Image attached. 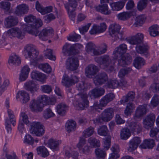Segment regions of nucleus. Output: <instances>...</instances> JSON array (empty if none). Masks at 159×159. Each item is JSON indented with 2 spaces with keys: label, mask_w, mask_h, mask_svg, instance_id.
<instances>
[{
  "label": "nucleus",
  "mask_w": 159,
  "mask_h": 159,
  "mask_svg": "<svg viewBox=\"0 0 159 159\" xmlns=\"http://www.w3.org/2000/svg\"><path fill=\"white\" fill-rule=\"evenodd\" d=\"M93 128L90 127L84 130L83 132V135L85 138L88 137L93 134Z\"/></svg>",
  "instance_id": "052dcab7"
},
{
  "label": "nucleus",
  "mask_w": 159,
  "mask_h": 159,
  "mask_svg": "<svg viewBox=\"0 0 159 159\" xmlns=\"http://www.w3.org/2000/svg\"><path fill=\"white\" fill-rule=\"evenodd\" d=\"M97 11L106 15H109L111 13V11L108 10L107 5L105 3H102L96 7Z\"/></svg>",
  "instance_id": "2f4dec72"
},
{
  "label": "nucleus",
  "mask_w": 159,
  "mask_h": 159,
  "mask_svg": "<svg viewBox=\"0 0 159 159\" xmlns=\"http://www.w3.org/2000/svg\"><path fill=\"white\" fill-rule=\"evenodd\" d=\"M80 36L77 34L70 35L67 37L68 40L74 42L78 41L80 40Z\"/></svg>",
  "instance_id": "774afa93"
},
{
  "label": "nucleus",
  "mask_w": 159,
  "mask_h": 159,
  "mask_svg": "<svg viewBox=\"0 0 159 159\" xmlns=\"http://www.w3.org/2000/svg\"><path fill=\"white\" fill-rule=\"evenodd\" d=\"M9 120L8 119L5 120V125L7 131L8 133H11V123L13 126H15L16 124V120L14 115L9 116Z\"/></svg>",
  "instance_id": "cd10ccee"
},
{
  "label": "nucleus",
  "mask_w": 159,
  "mask_h": 159,
  "mask_svg": "<svg viewBox=\"0 0 159 159\" xmlns=\"http://www.w3.org/2000/svg\"><path fill=\"white\" fill-rule=\"evenodd\" d=\"M133 64L136 68L139 69L144 65V61L143 58L137 57L135 58Z\"/></svg>",
  "instance_id": "de8ad7c7"
},
{
  "label": "nucleus",
  "mask_w": 159,
  "mask_h": 159,
  "mask_svg": "<svg viewBox=\"0 0 159 159\" xmlns=\"http://www.w3.org/2000/svg\"><path fill=\"white\" fill-rule=\"evenodd\" d=\"M159 0H140L138 3L137 8L139 11H142L147 6L148 1L158 2Z\"/></svg>",
  "instance_id": "49530a36"
},
{
  "label": "nucleus",
  "mask_w": 159,
  "mask_h": 159,
  "mask_svg": "<svg viewBox=\"0 0 159 159\" xmlns=\"http://www.w3.org/2000/svg\"><path fill=\"white\" fill-rule=\"evenodd\" d=\"M31 77L32 79H35L43 83L44 82L46 79L45 75L36 70L31 72Z\"/></svg>",
  "instance_id": "a878e982"
},
{
  "label": "nucleus",
  "mask_w": 159,
  "mask_h": 159,
  "mask_svg": "<svg viewBox=\"0 0 159 159\" xmlns=\"http://www.w3.org/2000/svg\"><path fill=\"white\" fill-rule=\"evenodd\" d=\"M54 115V114L51 110L49 108L44 110L43 113V117L46 119L53 117Z\"/></svg>",
  "instance_id": "bf43d9fd"
},
{
  "label": "nucleus",
  "mask_w": 159,
  "mask_h": 159,
  "mask_svg": "<svg viewBox=\"0 0 159 159\" xmlns=\"http://www.w3.org/2000/svg\"><path fill=\"white\" fill-rule=\"evenodd\" d=\"M30 70V69L28 66H25L22 68L19 76V80L20 81H25L26 79Z\"/></svg>",
  "instance_id": "7c9ffc66"
},
{
  "label": "nucleus",
  "mask_w": 159,
  "mask_h": 159,
  "mask_svg": "<svg viewBox=\"0 0 159 159\" xmlns=\"http://www.w3.org/2000/svg\"><path fill=\"white\" fill-rule=\"evenodd\" d=\"M127 49L126 45L122 44L120 45L119 47L115 48L113 53V59H116L118 57H120L122 54L125 53Z\"/></svg>",
  "instance_id": "4468645a"
},
{
  "label": "nucleus",
  "mask_w": 159,
  "mask_h": 159,
  "mask_svg": "<svg viewBox=\"0 0 159 159\" xmlns=\"http://www.w3.org/2000/svg\"><path fill=\"white\" fill-rule=\"evenodd\" d=\"M8 63L10 64L15 65L16 66H18L21 63L19 57L16 55L10 57L8 60Z\"/></svg>",
  "instance_id": "09e8293b"
},
{
  "label": "nucleus",
  "mask_w": 159,
  "mask_h": 159,
  "mask_svg": "<svg viewBox=\"0 0 159 159\" xmlns=\"http://www.w3.org/2000/svg\"><path fill=\"white\" fill-rule=\"evenodd\" d=\"M79 149L81 153L86 155H89L91 152V148L88 146H85L84 148L81 147Z\"/></svg>",
  "instance_id": "e2e57ef3"
},
{
  "label": "nucleus",
  "mask_w": 159,
  "mask_h": 159,
  "mask_svg": "<svg viewBox=\"0 0 159 159\" xmlns=\"http://www.w3.org/2000/svg\"><path fill=\"white\" fill-rule=\"evenodd\" d=\"M37 66L46 73H49L51 71V67L48 63L39 64Z\"/></svg>",
  "instance_id": "603ef678"
},
{
  "label": "nucleus",
  "mask_w": 159,
  "mask_h": 159,
  "mask_svg": "<svg viewBox=\"0 0 159 159\" xmlns=\"http://www.w3.org/2000/svg\"><path fill=\"white\" fill-rule=\"evenodd\" d=\"M145 18L144 16L143 15L138 16L136 18L135 23L137 25H140L145 21Z\"/></svg>",
  "instance_id": "69168bd1"
},
{
  "label": "nucleus",
  "mask_w": 159,
  "mask_h": 159,
  "mask_svg": "<svg viewBox=\"0 0 159 159\" xmlns=\"http://www.w3.org/2000/svg\"><path fill=\"white\" fill-rule=\"evenodd\" d=\"M65 8L67 10L69 18L73 20H74L75 17V11L76 8L70 7L68 4L64 5Z\"/></svg>",
  "instance_id": "4c0bfd02"
},
{
  "label": "nucleus",
  "mask_w": 159,
  "mask_h": 159,
  "mask_svg": "<svg viewBox=\"0 0 159 159\" xmlns=\"http://www.w3.org/2000/svg\"><path fill=\"white\" fill-rule=\"evenodd\" d=\"M95 61L100 66H103L104 68L109 67L110 71H112L114 69L113 66L112 65V60L108 55H104L96 57Z\"/></svg>",
  "instance_id": "20e7f679"
},
{
  "label": "nucleus",
  "mask_w": 159,
  "mask_h": 159,
  "mask_svg": "<svg viewBox=\"0 0 159 159\" xmlns=\"http://www.w3.org/2000/svg\"><path fill=\"white\" fill-rule=\"evenodd\" d=\"M129 126L130 129L132 131L136 132L137 134L139 133L141 131V126L139 123L135 122H131Z\"/></svg>",
  "instance_id": "ea45409f"
},
{
  "label": "nucleus",
  "mask_w": 159,
  "mask_h": 159,
  "mask_svg": "<svg viewBox=\"0 0 159 159\" xmlns=\"http://www.w3.org/2000/svg\"><path fill=\"white\" fill-rule=\"evenodd\" d=\"M141 142L140 138L139 137H134L129 142V147L128 150L132 152L137 149Z\"/></svg>",
  "instance_id": "aec40b11"
},
{
  "label": "nucleus",
  "mask_w": 159,
  "mask_h": 159,
  "mask_svg": "<svg viewBox=\"0 0 159 159\" xmlns=\"http://www.w3.org/2000/svg\"><path fill=\"white\" fill-rule=\"evenodd\" d=\"M95 45L91 43H88L86 46V51L89 54L93 55H99L106 53L107 51V46L105 43L101 44L99 50L96 49Z\"/></svg>",
  "instance_id": "7ed1b4c3"
},
{
  "label": "nucleus",
  "mask_w": 159,
  "mask_h": 159,
  "mask_svg": "<svg viewBox=\"0 0 159 159\" xmlns=\"http://www.w3.org/2000/svg\"><path fill=\"white\" fill-rule=\"evenodd\" d=\"M120 58L118 60L119 65L122 66H125L126 65L129 64L132 61V59L131 57L129 55L122 56L120 57Z\"/></svg>",
  "instance_id": "b1692460"
},
{
  "label": "nucleus",
  "mask_w": 159,
  "mask_h": 159,
  "mask_svg": "<svg viewBox=\"0 0 159 159\" xmlns=\"http://www.w3.org/2000/svg\"><path fill=\"white\" fill-rule=\"evenodd\" d=\"M79 81L77 77L75 75H72L69 77L67 75L65 74L62 80V83L63 85L66 87H69Z\"/></svg>",
  "instance_id": "423d86ee"
},
{
  "label": "nucleus",
  "mask_w": 159,
  "mask_h": 159,
  "mask_svg": "<svg viewBox=\"0 0 159 159\" xmlns=\"http://www.w3.org/2000/svg\"><path fill=\"white\" fill-rule=\"evenodd\" d=\"M154 145V140L152 139H148L144 140L143 143L140 146L141 148L143 149H152Z\"/></svg>",
  "instance_id": "f704fd0d"
},
{
  "label": "nucleus",
  "mask_w": 159,
  "mask_h": 159,
  "mask_svg": "<svg viewBox=\"0 0 159 159\" xmlns=\"http://www.w3.org/2000/svg\"><path fill=\"white\" fill-rule=\"evenodd\" d=\"M149 32L150 35L153 37H155L159 35V26L157 25L151 26L149 28Z\"/></svg>",
  "instance_id": "a18cd8bd"
},
{
  "label": "nucleus",
  "mask_w": 159,
  "mask_h": 159,
  "mask_svg": "<svg viewBox=\"0 0 159 159\" xmlns=\"http://www.w3.org/2000/svg\"><path fill=\"white\" fill-rule=\"evenodd\" d=\"M88 142L93 147H98L100 146L99 141L94 138L90 137L88 139Z\"/></svg>",
  "instance_id": "5fc2aeb1"
},
{
  "label": "nucleus",
  "mask_w": 159,
  "mask_h": 159,
  "mask_svg": "<svg viewBox=\"0 0 159 159\" xmlns=\"http://www.w3.org/2000/svg\"><path fill=\"white\" fill-rule=\"evenodd\" d=\"M28 7L25 4H22L18 6L16 8L15 12L18 15L24 14L27 12Z\"/></svg>",
  "instance_id": "c9c22d12"
},
{
  "label": "nucleus",
  "mask_w": 159,
  "mask_h": 159,
  "mask_svg": "<svg viewBox=\"0 0 159 159\" xmlns=\"http://www.w3.org/2000/svg\"><path fill=\"white\" fill-rule=\"evenodd\" d=\"M38 155L43 157H46L49 155V152L46 148L44 146H40L36 149Z\"/></svg>",
  "instance_id": "37998d69"
},
{
  "label": "nucleus",
  "mask_w": 159,
  "mask_h": 159,
  "mask_svg": "<svg viewBox=\"0 0 159 159\" xmlns=\"http://www.w3.org/2000/svg\"><path fill=\"white\" fill-rule=\"evenodd\" d=\"M60 142L56 139H50L48 142L49 147L53 151H57L59 149V146Z\"/></svg>",
  "instance_id": "72a5a7b5"
},
{
  "label": "nucleus",
  "mask_w": 159,
  "mask_h": 159,
  "mask_svg": "<svg viewBox=\"0 0 159 159\" xmlns=\"http://www.w3.org/2000/svg\"><path fill=\"white\" fill-rule=\"evenodd\" d=\"M44 55L46 57L51 60L55 61V57L52 55V51L51 49H48L44 52Z\"/></svg>",
  "instance_id": "680f3d73"
},
{
  "label": "nucleus",
  "mask_w": 159,
  "mask_h": 159,
  "mask_svg": "<svg viewBox=\"0 0 159 159\" xmlns=\"http://www.w3.org/2000/svg\"><path fill=\"white\" fill-rule=\"evenodd\" d=\"M131 70L129 67L121 69L119 72L118 76L120 78H123L126 74L129 73Z\"/></svg>",
  "instance_id": "4d7b16f0"
},
{
  "label": "nucleus",
  "mask_w": 159,
  "mask_h": 159,
  "mask_svg": "<svg viewBox=\"0 0 159 159\" xmlns=\"http://www.w3.org/2000/svg\"><path fill=\"white\" fill-rule=\"evenodd\" d=\"M76 127V123L72 120H69L66 123V129L69 133L74 131Z\"/></svg>",
  "instance_id": "79ce46f5"
},
{
  "label": "nucleus",
  "mask_w": 159,
  "mask_h": 159,
  "mask_svg": "<svg viewBox=\"0 0 159 159\" xmlns=\"http://www.w3.org/2000/svg\"><path fill=\"white\" fill-rule=\"evenodd\" d=\"M98 67L93 64L89 65L85 68V74L86 77L92 78L98 71Z\"/></svg>",
  "instance_id": "9d476101"
},
{
  "label": "nucleus",
  "mask_w": 159,
  "mask_h": 159,
  "mask_svg": "<svg viewBox=\"0 0 159 159\" xmlns=\"http://www.w3.org/2000/svg\"><path fill=\"white\" fill-rule=\"evenodd\" d=\"M146 107L145 105L139 106L136 109L135 116L139 118L145 115L146 113Z\"/></svg>",
  "instance_id": "473e14b6"
},
{
  "label": "nucleus",
  "mask_w": 159,
  "mask_h": 159,
  "mask_svg": "<svg viewBox=\"0 0 159 159\" xmlns=\"http://www.w3.org/2000/svg\"><path fill=\"white\" fill-rule=\"evenodd\" d=\"M88 96L86 94L80 95L78 103L79 110H82L87 108L89 106V102L87 100Z\"/></svg>",
  "instance_id": "2eb2a0df"
},
{
  "label": "nucleus",
  "mask_w": 159,
  "mask_h": 159,
  "mask_svg": "<svg viewBox=\"0 0 159 159\" xmlns=\"http://www.w3.org/2000/svg\"><path fill=\"white\" fill-rule=\"evenodd\" d=\"M43 125L40 122H34L30 125V133L37 136H41L44 134Z\"/></svg>",
  "instance_id": "39448f33"
},
{
  "label": "nucleus",
  "mask_w": 159,
  "mask_h": 159,
  "mask_svg": "<svg viewBox=\"0 0 159 159\" xmlns=\"http://www.w3.org/2000/svg\"><path fill=\"white\" fill-rule=\"evenodd\" d=\"M125 3V0L113 2L110 4L112 10L113 11H119L121 9Z\"/></svg>",
  "instance_id": "e433bc0d"
},
{
  "label": "nucleus",
  "mask_w": 159,
  "mask_h": 159,
  "mask_svg": "<svg viewBox=\"0 0 159 159\" xmlns=\"http://www.w3.org/2000/svg\"><path fill=\"white\" fill-rule=\"evenodd\" d=\"M151 104L153 107H156L159 104V95H154L151 99Z\"/></svg>",
  "instance_id": "13d9d810"
},
{
  "label": "nucleus",
  "mask_w": 159,
  "mask_h": 159,
  "mask_svg": "<svg viewBox=\"0 0 159 159\" xmlns=\"http://www.w3.org/2000/svg\"><path fill=\"white\" fill-rule=\"evenodd\" d=\"M113 110L112 108H109L104 110L101 115L105 121L108 122L111 120L113 116Z\"/></svg>",
  "instance_id": "bb28decb"
},
{
  "label": "nucleus",
  "mask_w": 159,
  "mask_h": 159,
  "mask_svg": "<svg viewBox=\"0 0 159 159\" xmlns=\"http://www.w3.org/2000/svg\"><path fill=\"white\" fill-rule=\"evenodd\" d=\"M18 23L17 18L13 16H9L6 18L4 21L5 25L7 28L14 26L16 25Z\"/></svg>",
  "instance_id": "412c9836"
},
{
  "label": "nucleus",
  "mask_w": 159,
  "mask_h": 159,
  "mask_svg": "<svg viewBox=\"0 0 159 159\" xmlns=\"http://www.w3.org/2000/svg\"><path fill=\"white\" fill-rule=\"evenodd\" d=\"M25 89L30 91L31 93H34L35 92L37 91L39 89L38 85L36 84L33 81H30L25 83L24 84Z\"/></svg>",
  "instance_id": "4be33fe9"
},
{
  "label": "nucleus",
  "mask_w": 159,
  "mask_h": 159,
  "mask_svg": "<svg viewBox=\"0 0 159 159\" xmlns=\"http://www.w3.org/2000/svg\"><path fill=\"white\" fill-rule=\"evenodd\" d=\"M66 64L67 69L74 71L77 69L79 66V61L76 57H70L67 59Z\"/></svg>",
  "instance_id": "0eeeda50"
},
{
  "label": "nucleus",
  "mask_w": 159,
  "mask_h": 159,
  "mask_svg": "<svg viewBox=\"0 0 159 159\" xmlns=\"http://www.w3.org/2000/svg\"><path fill=\"white\" fill-rule=\"evenodd\" d=\"M62 52L65 55L70 56L76 54L78 51L75 49L74 45L66 43L62 48Z\"/></svg>",
  "instance_id": "ddd939ff"
},
{
  "label": "nucleus",
  "mask_w": 159,
  "mask_h": 159,
  "mask_svg": "<svg viewBox=\"0 0 159 159\" xmlns=\"http://www.w3.org/2000/svg\"><path fill=\"white\" fill-rule=\"evenodd\" d=\"M9 81L8 79L2 80L0 76V94H1L6 89L9 84Z\"/></svg>",
  "instance_id": "c03bdc74"
},
{
  "label": "nucleus",
  "mask_w": 159,
  "mask_h": 159,
  "mask_svg": "<svg viewBox=\"0 0 159 159\" xmlns=\"http://www.w3.org/2000/svg\"><path fill=\"white\" fill-rule=\"evenodd\" d=\"M95 152L96 155L98 157L104 158L106 155L105 151L100 148H97Z\"/></svg>",
  "instance_id": "0e129e2a"
},
{
  "label": "nucleus",
  "mask_w": 159,
  "mask_h": 159,
  "mask_svg": "<svg viewBox=\"0 0 159 159\" xmlns=\"http://www.w3.org/2000/svg\"><path fill=\"white\" fill-rule=\"evenodd\" d=\"M131 135L129 130L127 128L122 129L120 131V137L121 139L126 140Z\"/></svg>",
  "instance_id": "8fccbe9b"
},
{
  "label": "nucleus",
  "mask_w": 159,
  "mask_h": 159,
  "mask_svg": "<svg viewBox=\"0 0 159 159\" xmlns=\"http://www.w3.org/2000/svg\"><path fill=\"white\" fill-rule=\"evenodd\" d=\"M10 3L8 2H0V8L9 10L10 8Z\"/></svg>",
  "instance_id": "338daca9"
},
{
  "label": "nucleus",
  "mask_w": 159,
  "mask_h": 159,
  "mask_svg": "<svg viewBox=\"0 0 159 159\" xmlns=\"http://www.w3.org/2000/svg\"><path fill=\"white\" fill-rule=\"evenodd\" d=\"M108 77L105 72L98 74L95 77L94 83L97 84L102 85L105 84L108 80Z\"/></svg>",
  "instance_id": "a211bd4d"
},
{
  "label": "nucleus",
  "mask_w": 159,
  "mask_h": 159,
  "mask_svg": "<svg viewBox=\"0 0 159 159\" xmlns=\"http://www.w3.org/2000/svg\"><path fill=\"white\" fill-rule=\"evenodd\" d=\"M132 15L131 12H123L118 14L117 17L119 20L125 21L129 19Z\"/></svg>",
  "instance_id": "a19ab883"
},
{
  "label": "nucleus",
  "mask_w": 159,
  "mask_h": 159,
  "mask_svg": "<svg viewBox=\"0 0 159 159\" xmlns=\"http://www.w3.org/2000/svg\"><path fill=\"white\" fill-rule=\"evenodd\" d=\"M105 90L102 88H95L89 93V95L92 98H97L103 95Z\"/></svg>",
  "instance_id": "393cba45"
},
{
  "label": "nucleus",
  "mask_w": 159,
  "mask_h": 159,
  "mask_svg": "<svg viewBox=\"0 0 159 159\" xmlns=\"http://www.w3.org/2000/svg\"><path fill=\"white\" fill-rule=\"evenodd\" d=\"M149 47L147 44L142 43L136 46V51L138 53L143 54L147 57Z\"/></svg>",
  "instance_id": "6ab92c4d"
},
{
  "label": "nucleus",
  "mask_w": 159,
  "mask_h": 159,
  "mask_svg": "<svg viewBox=\"0 0 159 159\" xmlns=\"http://www.w3.org/2000/svg\"><path fill=\"white\" fill-rule=\"evenodd\" d=\"M22 29L28 33L36 36H39L40 39L45 41L48 39V37L53 33L52 29H45L43 30L39 33L38 28H35L33 25L28 23L25 24L21 26Z\"/></svg>",
  "instance_id": "f257e3e1"
},
{
  "label": "nucleus",
  "mask_w": 159,
  "mask_h": 159,
  "mask_svg": "<svg viewBox=\"0 0 159 159\" xmlns=\"http://www.w3.org/2000/svg\"><path fill=\"white\" fill-rule=\"evenodd\" d=\"M155 119V116L153 113L148 115L143 120L144 127L147 129L151 128L153 125Z\"/></svg>",
  "instance_id": "dca6fc26"
},
{
  "label": "nucleus",
  "mask_w": 159,
  "mask_h": 159,
  "mask_svg": "<svg viewBox=\"0 0 159 159\" xmlns=\"http://www.w3.org/2000/svg\"><path fill=\"white\" fill-rule=\"evenodd\" d=\"M23 54L26 58H30L31 64L34 66H38V61H43L42 56H40L39 58H37L39 52L35 47L32 44H27L25 46Z\"/></svg>",
  "instance_id": "f03ea898"
},
{
  "label": "nucleus",
  "mask_w": 159,
  "mask_h": 159,
  "mask_svg": "<svg viewBox=\"0 0 159 159\" xmlns=\"http://www.w3.org/2000/svg\"><path fill=\"white\" fill-rule=\"evenodd\" d=\"M135 107L134 105L131 102L128 103L124 111V113L126 116L130 115L134 109Z\"/></svg>",
  "instance_id": "3c124183"
},
{
  "label": "nucleus",
  "mask_w": 159,
  "mask_h": 159,
  "mask_svg": "<svg viewBox=\"0 0 159 159\" xmlns=\"http://www.w3.org/2000/svg\"><path fill=\"white\" fill-rule=\"evenodd\" d=\"M121 28L120 26L116 23L111 24L109 28V32L110 34L112 37L115 36L116 39L117 40L119 37L118 35L119 34L120 37L121 38L122 35L121 33H119V31Z\"/></svg>",
  "instance_id": "6e6552de"
},
{
  "label": "nucleus",
  "mask_w": 159,
  "mask_h": 159,
  "mask_svg": "<svg viewBox=\"0 0 159 159\" xmlns=\"http://www.w3.org/2000/svg\"><path fill=\"white\" fill-rule=\"evenodd\" d=\"M38 100L35 99L31 101L30 103V108L33 111L39 112L42 111L43 110V105Z\"/></svg>",
  "instance_id": "f3484780"
},
{
  "label": "nucleus",
  "mask_w": 159,
  "mask_h": 159,
  "mask_svg": "<svg viewBox=\"0 0 159 159\" xmlns=\"http://www.w3.org/2000/svg\"><path fill=\"white\" fill-rule=\"evenodd\" d=\"M143 35L141 33H138L129 38L128 40L130 44L135 45L137 46L143 43Z\"/></svg>",
  "instance_id": "9b49d317"
},
{
  "label": "nucleus",
  "mask_w": 159,
  "mask_h": 159,
  "mask_svg": "<svg viewBox=\"0 0 159 159\" xmlns=\"http://www.w3.org/2000/svg\"><path fill=\"white\" fill-rule=\"evenodd\" d=\"M8 34L10 37L12 38L13 37H16L19 39H22V32L18 28H12L8 31Z\"/></svg>",
  "instance_id": "c85d7f7f"
},
{
  "label": "nucleus",
  "mask_w": 159,
  "mask_h": 159,
  "mask_svg": "<svg viewBox=\"0 0 159 159\" xmlns=\"http://www.w3.org/2000/svg\"><path fill=\"white\" fill-rule=\"evenodd\" d=\"M98 134L101 136H106L108 132V129L107 126L103 125L98 129Z\"/></svg>",
  "instance_id": "6e6d98bb"
},
{
  "label": "nucleus",
  "mask_w": 159,
  "mask_h": 159,
  "mask_svg": "<svg viewBox=\"0 0 159 159\" xmlns=\"http://www.w3.org/2000/svg\"><path fill=\"white\" fill-rule=\"evenodd\" d=\"M119 84L118 81L116 79L110 80L107 83V86L108 88L115 89L117 88Z\"/></svg>",
  "instance_id": "864d4df0"
},
{
  "label": "nucleus",
  "mask_w": 159,
  "mask_h": 159,
  "mask_svg": "<svg viewBox=\"0 0 159 159\" xmlns=\"http://www.w3.org/2000/svg\"><path fill=\"white\" fill-rule=\"evenodd\" d=\"M24 20L26 22L33 23L31 24L33 25L35 28H38L43 25V22L40 19H36L35 16L31 15L25 17Z\"/></svg>",
  "instance_id": "1a4fd4ad"
},
{
  "label": "nucleus",
  "mask_w": 159,
  "mask_h": 159,
  "mask_svg": "<svg viewBox=\"0 0 159 159\" xmlns=\"http://www.w3.org/2000/svg\"><path fill=\"white\" fill-rule=\"evenodd\" d=\"M107 29V25L105 23H101L100 25H94L89 31L91 34H94L102 33Z\"/></svg>",
  "instance_id": "f8f14e48"
},
{
  "label": "nucleus",
  "mask_w": 159,
  "mask_h": 159,
  "mask_svg": "<svg viewBox=\"0 0 159 159\" xmlns=\"http://www.w3.org/2000/svg\"><path fill=\"white\" fill-rule=\"evenodd\" d=\"M16 98L17 100L19 99L23 103H25L30 100L29 95L25 91H19L16 94Z\"/></svg>",
  "instance_id": "5701e85b"
},
{
  "label": "nucleus",
  "mask_w": 159,
  "mask_h": 159,
  "mask_svg": "<svg viewBox=\"0 0 159 159\" xmlns=\"http://www.w3.org/2000/svg\"><path fill=\"white\" fill-rule=\"evenodd\" d=\"M135 93L132 91H129L125 96H123L122 99L120 101L121 104L125 103L128 102H130L134 100L135 98Z\"/></svg>",
  "instance_id": "c756f323"
},
{
  "label": "nucleus",
  "mask_w": 159,
  "mask_h": 159,
  "mask_svg": "<svg viewBox=\"0 0 159 159\" xmlns=\"http://www.w3.org/2000/svg\"><path fill=\"white\" fill-rule=\"evenodd\" d=\"M67 109V106L64 103L59 104L57 106V112L61 116H63L65 114Z\"/></svg>",
  "instance_id": "58836bf2"
}]
</instances>
